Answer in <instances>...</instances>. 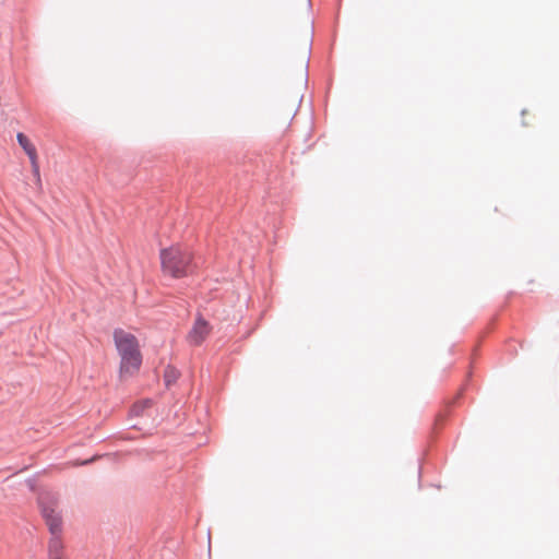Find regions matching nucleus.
<instances>
[{
    "label": "nucleus",
    "mask_w": 559,
    "mask_h": 559,
    "mask_svg": "<svg viewBox=\"0 0 559 559\" xmlns=\"http://www.w3.org/2000/svg\"><path fill=\"white\" fill-rule=\"evenodd\" d=\"M114 342L120 357V378L126 379L134 376L140 370L142 364V354L138 338L128 331L117 329L114 331Z\"/></svg>",
    "instance_id": "obj_1"
},
{
    "label": "nucleus",
    "mask_w": 559,
    "mask_h": 559,
    "mask_svg": "<svg viewBox=\"0 0 559 559\" xmlns=\"http://www.w3.org/2000/svg\"><path fill=\"white\" fill-rule=\"evenodd\" d=\"M211 326L210 324L202 318H198L194 322L193 328L188 334V341L192 345H200L210 334Z\"/></svg>",
    "instance_id": "obj_4"
},
{
    "label": "nucleus",
    "mask_w": 559,
    "mask_h": 559,
    "mask_svg": "<svg viewBox=\"0 0 559 559\" xmlns=\"http://www.w3.org/2000/svg\"><path fill=\"white\" fill-rule=\"evenodd\" d=\"M41 513L51 534H61L62 518L55 497L40 498Z\"/></svg>",
    "instance_id": "obj_3"
},
{
    "label": "nucleus",
    "mask_w": 559,
    "mask_h": 559,
    "mask_svg": "<svg viewBox=\"0 0 559 559\" xmlns=\"http://www.w3.org/2000/svg\"><path fill=\"white\" fill-rule=\"evenodd\" d=\"M162 271L173 278H181L193 273L192 253L179 246H171L160 251Z\"/></svg>",
    "instance_id": "obj_2"
},
{
    "label": "nucleus",
    "mask_w": 559,
    "mask_h": 559,
    "mask_svg": "<svg viewBox=\"0 0 559 559\" xmlns=\"http://www.w3.org/2000/svg\"><path fill=\"white\" fill-rule=\"evenodd\" d=\"M152 407L151 400H143L135 403L131 408V414L133 416H143L147 413V411Z\"/></svg>",
    "instance_id": "obj_7"
},
{
    "label": "nucleus",
    "mask_w": 559,
    "mask_h": 559,
    "mask_svg": "<svg viewBox=\"0 0 559 559\" xmlns=\"http://www.w3.org/2000/svg\"><path fill=\"white\" fill-rule=\"evenodd\" d=\"M48 559H66V546L60 534H51L47 548Z\"/></svg>",
    "instance_id": "obj_5"
},
{
    "label": "nucleus",
    "mask_w": 559,
    "mask_h": 559,
    "mask_svg": "<svg viewBox=\"0 0 559 559\" xmlns=\"http://www.w3.org/2000/svg\"><path fill=\"white\" fill-rule=\"evenodd\" d=\"M17 142L21 147L24 150L29 160L38 159L37 151L35 145L31 142V140L22 132H19L16 135Z\"/></svg>",
    "instance_id": "obj_6"
},
{
    "label": "nucleus",
    "mask_w": 559,
    "mask_h": 559,
    "mask_svg": "<svg viewBox=\"0 0 559 559\" xmlns=\"http://www.w3.org/2000/svg\"><path fill=\"white\" fill-rule=\"evenodd\" d=\"M31 165H32V171H33V175L35 178V183L38 189H41V178H40L38 159L32 160Z\"/></svg>",
    "instance_id": "obj_8"
},
{
    "label": "nucleus",
    "mask_w": 559,
    "mask_h": 559,
    "mask_svg": "<svg viewBox=\"0 0 559 559\" xmlns=\"http://www.w3.org/2000/svg\"><path fill=\"white\" fill-rule=\"evenodd\" d=\"M178 378V371L171 367H168L165 371V381L169 385Z\"/></svg>",
    "instance_id": "obj_9"
}]
</instances>
